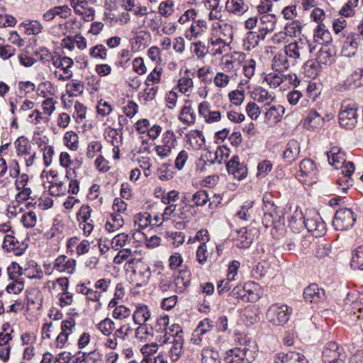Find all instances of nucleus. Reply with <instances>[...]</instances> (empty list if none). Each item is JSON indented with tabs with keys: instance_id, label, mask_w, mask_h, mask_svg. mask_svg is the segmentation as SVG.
I'll list each match as a JSON object with an SVG mask.
<instances>
[{
	"instance_id": "393cba45",
	"label": "nucleus",
	"mask_w": 363,
	"mask_h": 363,
	"mask_svg": "<svg viewBox=\"0 0 363 363\" xmlns=\"http://www.w3.org/2000/svg\"><path fill=\"white\" fill-rule=\"evenodd\" d=\"M212 327L211 321L209 319L206 318L201 321L192 333L191 342L195 345H200L203 340V335L209 332Z\"/></svg>"
},
{
	"instance_id": "58836bf2",
	"label": "nucleus",
	"mask_w": 363,
	"mask_h": 363,
	"mask_svg": "<svg viewBox=\"0 0 363 363\" xmlns=\"http://www.w3.org/2000/svg\"><path fill=\"white\" fill-rule=\"evenodd\" d=\"M87 199L91 202L93 207L95 208H101L104 202V197L100 191L99 185L96 184L91 185L87 194Z\"/></svg>"
},
{
	"instance_id": "c03bdc74",
	"label": "nucleus",
	"mask_w": 363,
	"mask_h": 363,
	"mask_svg": "<svg viewBox=\"0 0 363 363\" xmlns=\"http://www.w3.org/2000/svg\"><path fill=\"white\" fill-rule=\"evenodd\" d=\"M194 82L191 77L189 75V71L186 70L184 75L181 77L177 82L176 89L182 94L189 95V93L193 90Z\"/></svg>"
},
{
	"instance_id": "f257e3e1",
	"label": "nucleus",
	"mask_w": 363,
	"mask_h": 363,
	"mask_svg": "<svg viewBox=\"0 0 363 363\" xmlns=\"http://www.w3.org/2000/svg\"><path fill=\"white\" fill-rule=\"evenodd\" d=\"M314 49L315 46L308 41L301 39L291 42L284 47V51L293 65L304 60L308 54L312 52Z\"/></svg>"
},
{
	"instance_id": "69168bd1",
	"label": "nucleus",
	"mask_w": 363,
	"mask_h": 363,
	"mask_svg": "<svg viewBox=\"0 0 363 363\" xmlns=\"http://www.w3.org/2000/svg\"><path fill=\"white\" fill-rule=\"evenodd\" d=\"M60 165L66 169L65 177L69 179L70 175V168L74 161L72 160L70 155L67 152H62L59 157Z\"/></svg>"
},
{
	"instance_id": "de8ad7c7",
	"label": "nucleus",
	"mask_w": 363,
	"mask_h": 363,
	"mask_svg": "<svg viewBox=\"0 0 363 363\" xmlns=\"http://www.w3.org/2000/svg\"><path fill=\"white\" fill-rule=\"evenodd\" d=\"M50 191L52 195H65L67 191V180L62 181L58 177H55V180L50 182Z\"/></svg>"
},
{
	"instance_id": "774afa93",
	"label": "nucleus",
	"mask_w": 363,
	"mask_h": 363,
	"mask_svg": "<svg viewBox=\"0 0 363 363\" xmlns=\"http://www.w3.org/2000/svg\"><path fill=\"white\" fill-rule=\"evenodd\" d=\"M259 36L256 33L248 32L243 41V46L245 50H250L255 48L259 43Z\"/></svg>"
},
{
	"instance_id": "6ab92c4d",
	"label": "nucleus",
	"mask_w": 363,
	"mask_h": 363,
	"mask_svg": "<svg viewBox=\"0 0 363 363\" xmlns=\"http://www.w3.org/2000/svg\"><path fill=\"white\" fill-rule=\"evenodd\" d=\"M188 202L192 203L191 206L193 207L203 206L207 202H209V208L213 209L217 206L219 201L211 200L205 190H199L191 196Z\"/></svg>"
},
{
	"instance_id": "c9c22d12",
	"label": "nucleus",
	"mask_w": 363,
	"mask_h": 363,
	"mask_svg": "<svg viewBox=\"0 0 363 363\" xmlns=\"http://www.w3.org/2000/svg\"><path fill=\"white\" fill-rule=\"evenodd\" d=\"M275 16L274 15L265 14L260 17L259 18V31L261 32V35H262V38H264V35L271 33L274 30L275 28Z\"/></svg>"
},
{
	"instance_id": "4468645a",
	"label": "nucleus",
	"mask_w": 363,
	"mask_h": 363,
	"mask_svg": "<svg viewBox=\"0 0 363 363\" xmlns=\"http://www.w3.org/2000/svg\"><path fill=\"white\" fill-rule=\"evenodd\" d=\"M262 108L265 123L269 125H274L279 122L285 113V108L283 106L272 102L265 104Z\"/></svg>"
},
{
	"instance_id": "f8f14e48",
	"label": "nucleus",
	"mask_w": 363,
	"mask_h": 363,
	"mask_svg": "<svg viewBox=\"0 0 363 363\" xmlns=\"http://www.w3.org/2000/svg\"><path fill=\"white\" fill-rule=\"evenodd\" d=\"M176 333L172 335V340L166 342L168 350L169 357L172 362L177 361L183 352V332L180 326H174Z\"/></svg>"
},
{
	"instance_id": "6e6d98bb",
	"label": "nucleus",
	"mask_w": 363,
	"mask_h": 363,
	"mask_svg": "<svg viewBox=\"0 0 363 363\" xmlns=\"http://www.w3.org/2000/svg\"><path fill=\"white\" fill-rule=\"evenodd\" d=\"M124 224L123 216L119 213H113L111 220H108L105 224V229L108 232H114L121 228Z\"/></svg>"
},
{
	"instance_id": "f03ea898",
	"label": "nucleus",
	"mask_w": 363,
	"mask_h": 363,
	"mask_svg": "<svg viewBox=\"0 0 363 363\" xmlns=\"http://www.w3.org/2000/svg\"><path fill=\"white\" fill-rule=\"evenodd\" d=\"M339 123L341 127L352 130L357 123L358 113L356 103L350 99L345 100L339 112Z\"/></svg>"
},
{
	"instance_id": "e2e57ef3",
	"label": "nucleus",
	"mask_w": 363,
	"mask_h": 363,
	"mask_svg": "<svg viewBox=\"0 0 363 363\" xmlns=\"http://www.w3.org/2000/svg\"><path fill=\"white\" fill-rule=\"evenodd\" d=\"M196 116V113L190 106H184L181 111L179 120L189 125L195 122Z\"/></svg>"
},
{
	"instance_id": "72a5a7b5",
	"label": "nucleus",
	"mask_w": 363,
	"mask_h": 363,
	"mask_svg": "<svg viewBox=\"0 0 363 363\" xmlns=\"http://www.w3.org/2000/svg\"><path fill=\"white\" fill-rule=\"evenodd\" d=\"M184 207L181 205L170 204L164 208V213L162 214V220H167L171 217L185 219L187 218L186 212L183 210Z\"/></svg>"
},
{
	"instance_id": "0e129e2a",
	"label": "nucleus",
	"mask_w": 363,
	"mask_h": 363,
	"mask_svg": "<svg viewBox=\"0 0 363 363\" xmlns=\"http://www.w3.org/2000/svg\"><path fill=\"white\" fill-rule=\"evenodd\" d=\"M37 215L33 211H26L21 218L23 225L27 228L34 227L37 223Z\"/></svg>"
},
{
	"instance_id": "c756f323",
	"label": "nucleus",
	"mask_w": 363,
	"mask_h": 363,
	"mask_svg": "<svg viewBox=\"0 0 363 363\" xmlns=\"http://www.w3.org/2000/svg\"><path fill=\"white\" fill-rule=\"evenodd\" d=\"M300 154V143L296 140H291L283 152V157L286 162L291 163L296 160Z\"/></svg>"
},
{
	"instance_id": "a211bd4d",
	"label": "nucleus",
	"mask_w": 363,
	"mask_h": 363,
	"mask_svg": "<svg viewBox=\"0 0 363 363\" xmlns=\"http://www.w3.org/2000/svg\"><path fill=\"white\" fill-rule=\"evenodd\" d=\"M90 284V281H89L87 284L82 283L77 284L76 286V291L86 296L87 300L96 303L95 308L99 309L102 305L100 301L101 292L88 286Z\"/></svg>"
},
{
	"instance_id": "39448f33",
	"label": "nucleus",
	"mask_w": 363,
	"mask_h": 363,
	"mask_svg": "<svg viewBox=\"0 0 363 363\" xmlns=\"http://www.w3.org/2000/svg\"><path fill=\"white\" fill-rule=\"evenodd\" d=\"M292 311L287 305L273 304L267 309L266 318L274 325H284L289 321Z\"/></svg>"
},
{
	"instance_id": "2f4dec72",
	"label": "nucleus",
	"mask_w": 363,
	"mask_h": 363,
	"mask_svg": "<svg viewBox=\"0 0 363 363\" xmlns=\"http://www.w3.org/2000/svg\"><path fill=\"white\" fill-rule=\"evenodd\" d=\"M208 42V48L213 55L222 54L226 50L228 44L225 39L214 34L210 38Z\"/></svg>"
},
{
	"instance_id": "49530a36",
	"label": "nucleus",
	"mask_w": 363,
	"mask_h": 363,
	"mask_svg": "<svg viewBox=\"0 0 363 363\" xmlns=\"http://www.w3.org/2000/svg\"><path fill=\"white\" fill-rule=\"evenodd\" d=\"M202 363H221L218 351L211 347H206L202 350Z\"/></svg>"
},
{
	"instance_id": "bf43d9fd",
	"label": "nucleus",
	"mask_w": 363,
	"mask_h": 363,
	"mask_svg": "<svg viewBox=\"0 0 363 363\" xmlns=\"http://www.w3.org/2000/svg\"><path fill=\"white\" fill-rule=\"evenodd\" d=\"M96 328L105 336H110L115 329V323L109 318H106L96 325Z\"/></svg>"
},
{
	"instance_id": "7ed1b4c3",
	"label": "nucleus",
	"mask_w": 363,
	"mask_h": 363,
	"mask_svg": "<svg viewBox=\"0 0 363 363\" xmlns=\"http://www.w3.org/2000/svg\"><path fill=\"white\" fill-rule=\"evenodd\" d=\"M77 323L74 318L65 319L60 324V332L55 337V345L57 349H63L69 344V340L75 339Z\"/></svg>"
},
{
	"instance_id": "4d7b16f0",
	"label": "nucleus",
	"mask_w": 363,
	"mask_h": 363,
	"mask_svg": "<svg viewBox=\"0 0 363 363\" xmlns=\"http://www.w3.org/2000/svg\"><path fill=\"white\" fill-rule=\"evenodd\" d=\"M232 77L233 74L230 72L224 73L223 72H218L215 75L213 82L216 87L223 89L228 86Z\"/></svg>"
},
{
	"instance_id": "8fccbe9b",
	"label": "nucleus",
	"mask_w": 363,
	"mask_h": 363,
	"mask_svg": "<svg viewBox=\"0 0 363 363\" xmlns=\"http://www.w3.org/2000/svg\"><path fill=\"white\" fill-rule=\"evenodd\" d=\"M281 363H308L303 354L296 352H289L279 354Z\"/></svg>"
},
{
	"instance_id": "bb28decb",
	"label": "nucleus",
	"mask_w": 363,
	"mask_h": 363,
	"mask_svg": "<svg viewBox=\"0 0 363 363\" xmlns=\"http://www.w3.org/2000/svg\"><path fill=\"white\" fill-rule=\"evenodd\" d=\"M250 96L254 101L258 103L271 104L275 100V96L273 92H269L267 89L257 86L250 93Z\"/></svg>"
},
{
	"instance_id": "13d9d810",
	"label": "nucleus",
	"mask_w": 363,
	"mask_h": 363,
	"mask_svg": "<svg viewBox=\"0 0 363 363\" xmlns=\"http://www.w3.org/2000/svg\"><path fill=\"white\" fill-rule=\"evenodd\" d=\"M21 26L25 29L27 35H38L42 32L43 26L38 21H28L27 22L22 23Z\"/></svg>"
},
{
	"instance_id": "09e8293b",
	"label": "nucleus",
	"mask_w": 363,
	"mask_h": 363,
	"mask_svg": "<svg viewBox=\"0 0 363 363\" xmlns=\"http://www.w3.org/2000/svg\"><path fill=\"white\" fill-rule=\"evenodd\" d=\"M229 155L230 150L226 146H219L213 152H209L212 164H221L228 159Z\"/></svg>"
},
{
	"instance_id": "a18cd8bd",
	"label": "nucleus",
	"mask_w": 363,
	"mask_h": 363,
	"mask_svg": "<svg viewBox=\"0 0 363 363\" xmlns=\"http://www.w3.org/2000/svg\"><path fill=\"white\" fill-rule=\"evenodd\" d=\"M205 6L210 10L208 13V20H221L223 17L222 7L219 6L217 0H209L206 2Z\"/></svg>"
},
{
	"instance_id": "2eb2a0df",
	"label": "nucleus",
	"mask_w": 363,
	"mask_h": 363,
	"mask_svg": "<svg viewBox=\"0 0 363 363\" xmlns=\"http://www.w3.org/2000/svg\"><path fill=\"white\" fill-rule=\"evenodd\" d=\"M91 212L92 210L89 205H82L77 213L79 228L86 235H89L94 228L93 220L91 219Z\"/></svg>"
},
{
	"instance_id": "864d4df0",
	"label": "nucleus",
	"mask_w": 363,
	"mask_h": 363,
	"mask_svg": "<svg viewBox=\"0 0 363 363\" xmlns=\"http://www.w3.org/2000/svg\"><path fill=\"white\" fill-rule=\"evenodd\" d=\"M211 24V29L213 31H217L218 30L225 37H228L229 39H232V28L231 26L225 23L222 19L214 20Z\"/></svg>"
},
{
	"instance_id": "9d476101",
	"label": "nucleus",
	"mask_w": 363,
	"mask_h": 363,
	"mask_svg": "<svg viewBox=\"0 0 363 363\" xmlns=\"http://www.w3.org/2000/svg\"><path fill=\"white\" fill-rule=\"evenodd\" d=\"M318 170L313 160L304 159L300 163V170L296 178L303 184L312 185L318 180Z\"/></svg>"
},
{
	"instance_id": "680f3d73",
	"label": "nucleus",
	"mask_w": 363,
	"mask_h": 363,
	"mask_svg": "<svg viewBox=\"0 0 363 363\" xmlns=\"http://www.w3.org/2000/svg\"><path fill=\"white\" fill-rule=\"evenodd\" d=\"M64 143L69 150L75 151L79 147V137L73 131L67 132L64 136Z\"/></svg>"
},
{
	"instance_id": "5fc2aeb1",
	"label": "nucleus",
	"mask_w": 363,
	"mask_h": 363,
	"mask_svg": "<svg viewBox=\"0 0 363 363\" xmlns=\"http://www.w3.org/2000/svg\"><path fill=\"white\" fill-rule=\"evenodd\" d=\"M350 266L354 269L363 270V245L359 246L352 252Z\"/></svg>"
},
{
	"instance_id": "9b49d317",
	"label": "nucleus",
	"mask_w": 363,
	"mask_h": 363,
	"mask_svg": "<svg viewBox=\"0 0 363 363\" xmlns=\"http://www.w3.org/2000/svg\"><path fill=\"white\" fill-rule=\"evenodd\" d=\"M356 220L354 212L347 208H340L336 211L333 224L337 230H345L351 228Z\"/></svg>"
},
{
	"instance_id": "1a4fd4ad",
	"label": "nucleus",
	"mask_w": 363,
	"mask_h": 363,
	"mask_svg": "<svg viewBox=\"0 0 363 363\" xmlns=\"http://www.w3.org/2000/svg\"><path fill=\"white\" fill-rule=\"evenodd\" d=\"M177 145V137L174 133L168 130L162 134L160 143L155 147L156 155L161 160H164L172 155Z\"/></svg>"
},
{
	"instance_id": "a878e982",
	"label": "nucleus",
	"mask_w": 363,
	"mask_h": 363,
	"mask_svg": "<svg viewBox=\"0 0 363 363\" xmlns=\"http://www.w3.org/2000/svg\"><path fill=\"white\" fill-rule=\"evenodd\" d=\"M206 29V22L204 20H198L186 30L184 35L189 40H192L203 35Z\"/></svg>"
},
{
	"instance_id": "e433bc0d",
	"label": "nucleus",
	"mask_w": 363,
	"mask_h": 363,
	"mask_svg": "<svg viewBox=\"0 0 363 363\" xmlns=\"http://www.w3.org/2000/svg\"><path fill=\"white\" fill-rule=\"evenodd\" d=\"M23 274L29 279H41L43 272L36 262L30 260L23 267Z\"/></svg>"
},
{
	"instance_id": "473e14b6",
	"label": "nucleus",
	"mask_w": 363,
	"mask_h": 363,
	"mask_svg": "<svg viewBox=\"0 0 363 363\" xmlns=\"http://www.w3.org/2000/svg\"><path fill=\"white\" fill-rule=\"evenodd\" d=\"M325 123L324 118L315 111H311L304 120L303 125L308 130L321 128Z\"/></svg>"
},
{
	"instance_id": "4c0bfd02",
	"label": "nucleus",
	"mask_w": 363,
	"mask_h": 363,
	"mask_svg": "<svg viewBox=\"0 0 363 363\" xmlns=\"http://www.w3.org/2000/svg\"><path fill=\"white\" fill-rule=\"evenodd\" d=\"M328 160L330 165L338 168L337 165L345 163V153L340 150V147L334 146L329 152H326Z\"/></svg>"
},
{
	"instance_id": "5701e85b",
	"label": "nucleus",
	"mask_w": 363,
	"mask_h": 363,
	"mask_svg": "<svg viewBox=\"0 0 363 363\" xmlns=\"http://www.w3.org/2000/svg\"><path fill=\"white\" fill-rule=\"evenodd\" d=\"M124 261H126L125 268L127 271L130 270L133 265L139 262L138 259L133 257L132 252L129 248L119 250L113 259V262L116 264H121Z\"/></svg>"
},
{
	"instance_id": "4be33fe9",
	"label": "nucleus",
	"mask_w": 363,
	"mask_h": 363,
	"mask_svg": "<svg viewBox=\"0 0 363 363\" xmlns=\"http://www.w3.org/2000/svg\"><path fill=\"white\" fill-rule=\"evenodd\" d=\"M303 298L309 303H318L325 298V291L315 284H311L303 291Z\"/></svg>"
},
{
	"instance_id": "ddd939ff",
	"label": "nucleus",
	"mask_w": 363,
	"mask_h": 363,
	"mask_svg": "<svg viewBox=\"0 0 363 363\" xmlns=\"http://www.w3.org/2000/svg\"><path fill=\"white\" fill-rule=\"evenodd\" d=\"M345 355L342 347L335 342H329L323 351L324 363H344Z\"/></svg>"
},
{
	"instance_id": "f3484780",
	"label": "nucleus",
	"mask_w": 363,
	"mask_h": 363,
	"mask_svg": "<svg viewBox=\"0 0 363 363\" xmlns=\"http://www.w3.org/2000/svg\"><path fill=\"white\" fill-rule=\"evenodd\" d=\"M76 260L65 255L58 256L54 261L53 270L67 274H72L76 270Z\"/></svg>"
},
{
	"instance_id": "20e7f679",
	"label": "nucleus",
	"mask_w": 363,
	"mask_h": 363,
	"mask_svg": "<svg viewBox=\"0 0 363 363\" xmlns=\"http://www.w3.org/2000/svg\"><path fill=\"white\" fill-rule=\"evenodd\" d=\"M52 65L60 70L53 72L54 77L60 81L65 82L70 79L73 75L72 67L74 65L73 60L69 57H51Z\"/></svg>"
},
{
	"instance_id": "603ef678",
	"label": "nucleus",
	"mask_w": 363,
	"mask_h": 363,
	"mask_svg": "<svg viewBox=\"0 0 363 363\" xmlns=\"http://www.w3.org/2000/svg\"><path fill=\"white\" fill-rule=\"evenodd\" d=\"M313 38L320 44H326L331 40L330 33L325 28L323 24H319L317 26Z\"/></svg>"
},
{
	"instance_id": "412c9836",
	"label": "nucleus",
	"mask_w": 363,
	"mask_h": 363,
	"mask_svg": "<svg viewBox=\"0 0 363 363\" xmlns=\"http://www.w3.org/2000/svg\"><path fill=\"white\" fill-rule=\"evenodd\" d=\"M226 167L229 174H233L235 178L241 180L245 178L247 174V168L239 162V157L233 156L226 164Z\"/></svg>"
},
{
	"instance_id": "6e6552de",
	"label": "nucleus",
	"mask_w": 363,
	"mask_h": 363,
	"mask_svg": "<svg viewBox=\"0 0 363 363\" xmlns=\"http://www.w3.org/2000/svg\"><path fill=\"white\" fill-rule=\"evenodd\" d=\"M300 221L314 237H321L326 232L325 223L316 212L307 213L306 217L301 218Z\"/></svg>"
},
{
	"instance_id": "f704fd0d",
	"label": "nucleus",
	"mask_w": 363,
	"mask_h": 363,
	"mask_svg": "<svg viewBox=\"0 0 363 363\" xmlns=\"http://www.w3.org/2000/svg\"><path fill=\"white\" fill-rule=\"evenodd\" d=\"M335 51L333 48L328 45L321 47L317 57L318 62L322 65H330L335 60Z\"/></svg>"
},
{
	"instance_id": "0eeeda50",
	"label": "nucleus",
	"mask_w": 363,
	"mask_h": 363,
	"mask_svg": "<svg viewBox=\"0 0 363 363\" xmlns=\"http://www.w3.org/2000/svg\"><path fill=\"white\" fill-rule=\"evenodd\" d=\"M255 359V352L247 345H242L228 350L225 352L224 362L225 363H250Z\"/></svg>"
},
{
	"instance_id": "423d86ee",
	"label": "nucleus",
	"mask_w": 363,
	"mask_h": 363,
	"mask_svg": "<svg viewBox=\"0 0 363 363\" xmlns=\"http://www.w3.org/2000/svg\"><path fill=\"white\" fill-rule=\"evenodd\" d=\"M14 145L17 156L23 160L26 167H32L36 159L37 152L29 140L25 137H20L15 141Z\"/></svg>"
},
{
	"instance_id": "b1692460",
	"label": "nucleus",
	"mask_w": 363,
	"mask_h": 363,
	"mask_svg": "<svg viewBox=\"0 0 363 363\" xmlns=\"http://www.w3.org/2000/svg\"><path fill=\"white\" fill-rule=\"evenodd\" d=\"M107 140L111 144L112 149L111 152L113 160L120 159V147L122 145V135L119 134L116 130L111 129L108 133Z\"/></svg>"
},
{
	"instance_id": "dca6fc26",
	"label": "nucleus",
	"mask_w": 363,
	"mask_h": 363,
	"mask_svg": "<svg viewBox=\"0 0 363 363\" xmlns=\"http://www.w3.org/2000/svg\"><path fill=\"white\" fill-rule=\"evenodd\" d=\"M269 197L270 196L267 195L263 197L264 217L262 222L265 227L272 225L279 218L277 206L273 201H270Z\"/></svg>"
},
{
	"instance_id": "3c124183",
	"label": "nucleus",
	"mask_w": 363,
	"mask_h": 363,
	"mask_svg": "<svg viewBox=\"0 0 363 363\" xmlns=\"http://www.w3.org/2000/svg\"><path fill=\"white\" fill-rule=\"evenodd\" d=\"M287 77L281 72H271L264 77V80L273 89L278 87L283 82L286 81Z\"/></svg>"
},
{
	"instance_id": "aec40b11",
	"label": "nucleus",
	"mask_w": 363,
	"mask_h": 363,
	"mask_svg": "<svg viewBox=\"0 0 363 363\" xmlns=\"http://www.w3.org/2000/svg\"><path fill=\"white\" fill-rule=\"evenodd\" d=\"M191 274L189 269H181L173 281L174 291L176 293L184 292L189 286Z\"/></svg>"
},
{
	"instance_id": "37998d69",
	"label": "nucleus",
	"mask_w": 363,
	"mask_h": 363,
	"mask_svg": "<svg viewBox=\"0 0 363 363\" xmlns=\"http://www.w3.org/2000/svg\"><path fill=\"white\" fill-rule=\"evenodd\" d=\"M130 270H132L133 274V281L135 283L136 286L141 287L148 283L150 278V271L148 267L139 271L133 267Z\"/></svg>"
},
{
	"instance_id": "052dcab7",
	"label": "nucleus",
	"mask_w": 363,
	"mask_h": 363,
	"mask_svg": "<svg viewBox=\"0 0 363 363\" xmlns=\"http://www.w3.org/2000/svg\"><path fill=\"white\" fill-rule=\"evenodd\" d=\"M320 63L317 61L308 60L303 65V71L306 76L315 78L320 72Z\"/></svg>"
},
{
	"instance_id": "79ce46f5",
	"label": "nucleus",
	"mask_w": 363,
	"mask_h": 363,
	"mask_svg": "<svg viewBox=\"0 0 363 363\" xmlns=\"http://www.w3.org/2000/svg\"><path fill=\"white\" fill-rule=\"evenodd\" d=\"M150 317L148 307L143 304H138L133 314V319L135 324L146 323Z\"/></svg>"
},
{
	"instance_id": "c85d7f7f",
	"label": "nucleus",
	"mask_w": 363,
	"mask_h": 363,
	"mask_svg": "<svg viewBox=\"0 0 363 363\" xmlns=\"http://www.w3.org/2000/svg\"><path fill=\"white\" fill-rule=\"evenodd\" d=\"M187 143L194 150H200L205 146L206 140L203 133L198 130H191L186 135Z\"/></svg>"
},
{
	"instance_id": "a19ab883",
	"label": "nucleus",
	"mask_w": 363,
	"mask_h": 363,
	"mask_svg": "<svg viewBox=\"0 0 363 363\" xmlns=\"http://www.w3.org/2000/svg\"><path fill=\"white\" fill-rule=\"evenodd\" d=\"M225 9L230 13L240 16L247 11L248 6L245 4L244 0H228Z\"/></svg>"
},
{
	"instance_id": "338daca9",
	"label": "nucleus",
	"mask_w": 363,
	"mask_h": 363,
	"mask_svg": "<svg viewBox=\"0 0 363 363\" xmlns=\"http://www.w3.org/2000/svg\"><path fill=\"white\" fill-rule=\"evenodd\" d=\"M101 150L102 145L100 141H91L87 145L86 155L88 158L93 159L95 157L99 156L98 153H100Z\"/></svg>"
},
{
	"instance_id": "7c9ffc66",
	"label": "nucleus",
	"mask_w": 363,
	"mask_h": 363,
	"mask_svg": "<svg viewBox=\"0 0 363 363\" xmlns=\"http://www.w3.org/2000/svg\"><path fill=\"white\" fill-rule=\"evenodd\" d=\"M291 65H293V63L289 60L284 50L283 52L276 54L273 57L272 67L277 72H283Z\"/></svg>"
},
{
	"instance_id": "cd10ccee",
	"label": "nucleus",
	"mask_w": 363,
	"mask_h": 363,
	"mask_svg": "<svg viewBox=\"0 0 363 363\" xmlns=\"http://www.w3.org/2000/svg\"><path fill=\"white\" fill-rule=\"evenodd\" d=\"M37 143L40 152L43 154L44 165L46 167L50 166L52 163L53 157L55 155L54 147L47 143L45 138L43 139L40 138Z\"/></svg>"
},
{
	"instance_id": "ea45409f",
	"label": "nucleus",
	"mask_w": 363,
	"mask_h": 363,
	"mask_svg": "<svg viewBox=\"0 0 363 363\" xmlns=\"http://www.w3.org/2000/svg\"><path fill=\"white\" fill-rule=\"evenodd\" d=\"M2 247L8 252H13L16 255L23 253V250L19 247V242L13 235H6L4 237Z\"/></svg>"
}]
</instances>
